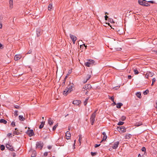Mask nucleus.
<instances>
[{
	"label": "nucleus",
	"instance_id": "1",
	"mask_svg": "<svg viewBox=\"0 0 157 157\" xmlns=\"http://www.w3.org/2000/svg\"><path fill=\"white\" fill-rule=\"evenodd\" d=\"M74 85L73 83H70L63 91V94L67 95L72 90V88L74 87Z\"/></svg>",
	"mask_w": 157,
	"mask_h": 157
},
{
	"label": "nucleus",
	"instance_id": "2",
	"mask_svg": "<svg viewBox=\"0 0 157 157\" xmlns=\"http://www.w3.org/2000/svg\"><path fill=\"white\" fill-rule=\"evenodd\" d=\"M96 111H95L92 114L90 119V121L92 125H93L94 124L95 122V118L96 115Z\"/></svg>",
	"mask_w": 157,
	"mask_h": 157
},
{
	"label": "nucleus",
	"instance_id": "3",
	"mask_svg": "<svg viewBox=\"0 0 157 157\" xmlns=\"http://www.w3.org/2000/svg\"><path fill=\"white\" fill-rule=\"evenodd\" d=\"M94 61L92 59H89L85 63V65L88 67H90L94 63Z\"/></svg>",
	"mask_w": 157,
	"mask_h": 157
},
{
	"label": "nucleus",
	"instance_id": "4",
	"mask_svg": "<svg viewBox=\"0 0 157 157\" xmlns=\"http://www.w3.org/2000/svg\"><path fill=\"white\" fill-rule=\"evenodd\" d=\"M117 130L121 133H123L126 131L125 128L123 126L118 127Z\"/></svg>",
	"mask_w": 157,
	"mask_h": 157
},
{
	"label": "nucleus",
	"instance_id": "5",
	"mask_svg": "<svg viewBox=\"0 0 157 157\" xmlns=\"http://www.w3.org/2000/svg\"><path fill=\"white\" fill-rule=\"evenodd\" d=\"M91 88V86L90 84H86L85 86L83 87V89H84V90H83L85 91V90H89Z\"/></svg>",
	"mask_w": 157,
	"mask_h": 157
},
{
	"label": "nucleus",
	"instance_id": "6",
	"mask_svg": "<svg viewBox=\"0 0 157 157\" xmlns=\"http://www.w3.org/2000/svg\"><path fill=\"white\" fill-rule=\"evenodd\" d=\"M26 133L28 134L30 137L33 136L34 134L33 130H28L27 132Z\"/></svg>",
	"mask_w": 157,
	"mask_h": 157
},
{
	"label": "nucleus",
	"instance_id": "7",
	"mask_svg": "<svg viewBox=\"0 0 157 157\" xmlns=\"http://www.w3.org/2000/svg\"><path fill=\"white\" fill-rule=\"evenodd\" d=\"M36 146L37 148H40V149H42L43 146L40 142H37Z\"/></svg>",
	"mask_w": 157,
	"mask_h": 157
},
{
	"label": "nucleus",
	"instance_id": "8",
	"mask_svg": "<svg viewBox=\"0 0 157 157\" xmlns=\"http://www.w3.org/2000/svg\"><path fill=\"white\" fill-rule=\"evenodd\" d=\"M119 143H120L119 141L115 142L113 144V146H112L113 148V149H116L118 147Z\"/></svg>",
	"mask_w": 157,
	"mask_h": 157
},
{
	"label": "nucleus",
	"instance_id": "9",
	"mask_svg": "<svg viewBox=\"0 0 157 157\" xmlns=\"http://www.w3.org/2000/svg\"><path fill=\"white\" fill-rule=\"evenodd\" d=\"M42 31L41 29H38L36 30V35L38 37L40 36L42 34Z\"/></svg>",
	"mask_w": 157,
	"mask_h": 157
},
{
	"label": "nucleus",
	"instance_id": "10",
	"mask_svg": "<svg viewBox=\"0 0 157 157\" xmlns=\"http://www.w3.org/2000/svg\"><path fill=\"white\" fill-rule=\"evenodd\" d=\"M21 56L20 54H17L15 55L14 59L16 61L18 60L21 58Z\"/></svg>",
	"mask_w": 157,
	"mask_h": 157
},
{
	"label": "nucleus",
	"instance_id": "11",
	"mask_svg": "<svg viewBox=\"0 0 157 157\" xmlns=\"http://www.w3.org/2000/svg\"><path fill=\"white\" fill-rule=\"evenodd\" d=\"M81 101L79 100H75L73 101V104L76 105H78L81 103Z\"/></svg>",
	"mask_w": 157,
	"mask_h": 157
},
{
	"label": "nucleus",
	"instance_id": "12",
	"mask_svg": "<svg viewBox=\"0 0 157 157\" xmlns=\"http://www.w3.org/2000/svg\"><path fill=\"white\" fill-rule=\"evenodd\" d=\"M66 136L67 137V139L69 140V139L70 137H71V134L69 132L67 131L66 133Z\"/></svg>",
	"mask_w": 157,
	"mask_h": 157
},
{
	"label": "nucleus",
	"instance_id": "13",
	"mask_svg": "<svg viewBox=\"0 0 157 157\" xmlns=\"http://www.w3.org/2000/svg\"><path fill=\"white\" fill-rule=\"evenodd\" d=\"M144 1L146 2V1L144 0H140L138 1V3L141 5L143 6L144 5V4L145 2H144Z\"/></svg>",
	"mask_w": 157,
	"mask_h": 157
},
{
	"label": "nucleus",
	"instance_id": "14",
	"mask_svg": "<svg viewBox=\"0 0 157 157\" xmlns=\"http://www.w3.org/2000/svg\"><path fill=\"white\" fill-rule=\"evenodd\" d=\"M48 123L50 125H52L53 124L54 122L53 121L51 120V118H49L48 119Z\"/></svg>",
	"mask_w": 157,
	"mask_h": 157
},
{
	"label": "nucleus",
	"instance_id": "15",
	"mask_svg": "<svg viewBox=\"0 0 157 157\" xmlns=\"http://www.w3.org/2000/svg\"><path fill=\"white\" fill-rule=\"evenodd\" d=\"M10 8L12 9L13 8V0H10L9 1Z\"/></svg>",
	"mask_w": 157,
	"mask_h": 157
},
{
	"label": "nucleus",
	"instance_id": "16",
	"mask_svg": "<svg viewBox=\"0 0 157 157\" xmlns=\"http://www.w3.org/2000/svg\"><path fill=\"white\" fill-rule=\"evenodd\" d=\"M25 119V116L24 117L22 115H19V119L21 121H24Z\"/></svg>",
	"mask_w": 157,
	"mask_h": 157
},
{
	"label": "nucleus",
	"instance_id": "17",
	"mask_svg": "<svg viewBox=\"0 0 157 157\" xmlns=\"http://www.w3.org/2000/svg\"><path fill=\"white\" fill-rule=\"evenodd\" d=\"M132 136V135L129 134H127L125 136V138L126 139H129Z\"/></svg>",
	"mask_w": 157,
	"mask_h": 157
},
{
	"label": "nucleus",
	"instance_id": "18",
	"mask_svg": "<svg viewBox=\"0 0 157 157\" xmlns=\"http://www.w3.org/2000/svg\"><path fill=\"white\" fill-rule=\"evenodd\" d=\"M70 36L72 40H76L77 39V37L75 36L74 35H73L72 34H70Z\"/></svg>",
	"mask_w": 157,
	"mask_h": 157
},
{
	"label": "nucleus",
	"instance_id": "19",
	"mask_svg": "<svg viewBox=\"0 0 157 157\" xmlns=\"http://www.w3.org/2000/svg\"><path fill=\"white\" fill-rule=\"evenodd\" d=\"M6 148L9 149L11 151H12L13 150V148L11 147V146L9 144H7L6 145Z\"/></svg>",
	"mask_w": 157,
	"mask_h": 157
},
{
	"label": "nucleus",
	"instance_id": "20",
	"mask_svg": "<svg viewBox=\"0 0 157 157\" xmlns=\"http://www.w3.org/2000/svg\"><path fill=\"white\" fill-rule=\"evenodd\" d=\"M123 105V104L121 103H119L117 104V108H120L121 106Z\"/></svg>",
	"mask_w": 157,
	"mask_h": 157
},
{
	"label": "nucleus",
	"instance_id": "21",
	"mask_svg": "<svg viewBox=\"0 0 157 157\" xmlns=\"http://www.w3.org/2000/svg\"><path fill=\"white\" fill-rule=\"evenodd\" d=\"M0 122L2 123H3L4 124H6L7 122V121L6 120L2 119L0 120Z\"/></svg>",
	"mask_w": 157,
	"mask_h": 157
},
{
	"label": "nucleus",
	"instance_id": "22",
	"mask_svg": "<svg viewBox=\"0 0 157 157\" xmlns=\"http://www.w3.org/2000/svg\"><path fill=\"white\" fill-rule=\"evenodd\" d=\"M44 123H45L44 121V122L42 121L41 122V124L39 126V128L40 129L44 127Z\"/></svg>",
	"mask_w": 157,
	"mask_h": 157
},
{
	"label": "nucleus",
	"instance_id": "23",
	"mask_svg": "<svg viewBox=\"0 0 157 157\" xmlns=\"http://www.w3.org/2000/svg\"><path fill=\"white\" fill-rule=\"evenodd\" d=\"M52 3H50L48 6V10H51L52 8Z\"/></svg>",
	"mask_w": 157,
	"mask_h": 157
},
{
	"label": "nucleus",
	"instance_id": "24",
	"mask_svg": "<svg viewBox=\"0 0 157 157\" xmlns=\"http://www.w3.org/2000/svg\"><path fill=\"white\" fill-rule=\"evenodd\" d=\"M136 95L138 98H141V94L140 92H137L136 94Z\"/></svg>",
	"mask_w": 157,
	"mask_h": 157
},
{
	"label": "nucleus",
	"instance_id": "25",
	"mask_svg": "<svg viewBox=\"0 0 157 157\" xmlns=\"http://www.w3.org/2000/svg\"><path fill=\"white\" fill-rule=\"evenodd\" d=\"M147 73H148L147 75H148V76L149 77H152L154 75L153 73L151 72H147Z\"/></svg>",
	"mask_w": 157,
	"mask_h": 157
},
{
	"label": "nucleus",
	"instance_id": "26",
	"mask_svg": "<svg viewBox=\"0 0 157 157\" xmlns=\"http://www.w3.org/2000/svg\"><path fill=\"white\" fill-rule=\"evenodd\" d=\"M36 153L35 151H34L31 154V156L32 157H35L36 155Z\"/></svg>",
	"mask_w": 157,
	"mask_h": 157
},
{
	"label": "nucleus",
	"instance_id": "27",
	"mask_svg": "<svg viewBox=\"0 0 157 157\" xmlns=\"http://www.w3.org/2000/svg\"><path fill=\"white\" fill-rule=\"evenodd\" d=\"M90 77H91L90 75H87L86 76V81L85 82H86L88 80H89L90 79Z\"/></svg>",
	"mask_w": 157,
	"mask_h": 157
},
{
	"label": "nucleus",
	"instance_id": "28",
	"mask_svg": "<svg viewBox=\"0 0 157 157\" xmlns=\"http://www.w3.org/2000/svg\"><path fill=\"white\" fill-rule=\"evenodd\" d=\"M58 126V123H57V124H56L55 125H54L53 127L52 128V130L53 131H55L56 130L57 127Z\"/></svg>",
	"mask_w": 157,
	"mask_h": 157
},
{
	"label": "nucleus",
	"instance_id": "29",
	"mask_svg": "<svg viewBox=\"0 0 157 157\" xmlns=\"http://www.w3.org/2000/svg\"><path fill=\"white\" fill-rule=\"evenodd\" d=\"M142 124V123L141 122H137L136 124V125L137 126H139L140 125H141Z\"/></svg>",
	"mask_w": 157,
	"mask_h": 157
},
{
	"label": "nucleus",
	"instance_id": "30",
	"mask_svg": "<svg viewBox=\"0 0 157 157\" xmlns=\"http://www.w3.org/2000/svg\"><path fill=\"white\" fill-rule=\"evenodd\" d=\"M0 148L1 150L2 151H3V150H4L5 149V146L4 145H2L0 147Z\"/></svg>",
	"mask_w": 157,
	"mask_h": 157
},
{
	"label": "nucleus",
	"instance_id": "31",
	"mask_svg": "<svg viewBox=\"0 0 157 157\" xmlns=\"http://www.w3.org/2000/svg\"><path fill=\"white\" fill-rule=\"evenodd\" d=\"M149 93V90H146L145 91H144L143 92V94L144 95H147V94Z\"/></svg>",
	"mask_w": 157,
	"mask_h": 157
},
{
	"label": "nucleus",
	"instance_id": "32",
	"mask_svg": "<svg viewBox=\"0 0 157 157\" xmlns=\"http://www.w3.org/2000/svg\"><path fill=\"white\" fill-rule=\"evenodd\" d=\"M88 99H89L88 98H86V100H85V101H84V104L85 105H86L87 104L88 100Z\"/></svg>",
	"mask_w": 157,
	"mask_h": 157
},
{
	"label": "nucleus",
	"instance_id": "33",
	"mask_svg": "<svg viewBox=\"0 0 157 157\" xmlns=\"http://www.w3.org/2000/svg\"><path fill=\"white\" fill-rule=\"evenodd\" d=\"M133 71H134V74L135 75L138 74L139 73V72L138 71V70H136V69H134L133 70Z\"/></svg>",
	"mask_w": 157,
	"mask_h": 157
},
{
	"label": "nucleus",
	"instance_id": "34",
	"mask_svg": "<svg viewBox=\"0 0 157 157\" xmlns=\"http://www.w3.org/2000/svg\"><path fill=\"white\" fill-rule=\"evenodd\" d=\"M107 136H103V138L102 139V140L101 141V142H102V141L103 140H106V139L107 138Z\"/></svg>",
	"mask_w": 157,
	"mask_h": 157
},
{
	"label": "nucleus",
	"instance_id": "35",
	"mask_svg": "<svg viewBox=\"0 0 157 157\" xmlns=\"http://www.w3.org/2000/svg\"><path fill=\"white\" fill-rule=\"evenodd\" d=\"M121 119L122 121H124L126 119V117L124 116H122L121 117Z\"/></svg>",
	"mask_w": 157,
	"mask_h": 157
},
{
	"label": "nucleus",
	"instance_id": "36",
	"mask_svg": "<svg viewBox=\"0 0 157 157\" xmlns=\"http://www.w3.org/2000/svg\"><path fill=\"white\" fill-rule=\"evenodd\" d=\"M124 122H122V121H119L118 124H117V125H123L124 124Z\"/></svg>",
	"mask_w": 157,
	"mask_h": 157
},
{
	"label": "nucleus",
	"instance_id": "37",
	"mask_svg": "<svg viewBox=\"0 0 157 157\" xmlns=\"http://www.w3.org/2000/svg\"><path fill=\"white\" fill-rule=\"evenodd\" d=\"M17 113H18V111L17 110H15V111H14V115L15 116V117H17L18 115V114Z\"/></svg>",
	"mask_w": 157,
	"mask_h": 157
},
{
	"label": "nucleus",
	"instance_id": "38",
	"mask_svg": "<svg viewBox=\"0 0 157 157\" xmlns=\"http://www.w3.org/2000/svg\"><path fill=\"white\" fill-rule=\"evenodd\" d=\"M109 96V99L111 100L112 101H113L114 100L113 97L112 96V97H111Z\"/></svg>",
	"mask_w": 157,
	"mask_h": 157
},
{
	"label": "nucleus",
	"instance_id": "39",
	"mask_svg": "<svg viewBox=\"0 0 157 157\" xmlns=\"http://www.w3.org/2000/svg\"><path fill=\"white\" fill-rule=\"evenodd\" d=\"M15 122L14 121H12L11 123V125L13 127H14L15 126Z\"/></svg>",
	"mask_w": 157,
	"mask_h": 157
},
{
	"label": "nucleus",
	"instance_id": "40",
	"mask_svg": "<svg viewBox=\"0 0 157 157\" xmlns=\"http://www.w3.org/2000/svg\"><path fill=\"white\" fill-rule=\"evenodd\" d=\"M141 150L142 151L145 152L146 151V149L145 147H143L141 149Z\"/></svg>",
	"mask_w": 157,
	"mask_h": 157
},
{
	"label": "nucleus",
	"instance_id": "41",
	"mask_svg": "<svg viewBox=\"0 0 157 157\" xmlns=\"http://www.w3.org/2000/svg\"><path fill=\"white\" fill-rule=\"evenodd\" d=\"M14 107L16 109H20L21 108L20 106L18 105H15Z\"/></svg>",
	"mask_w": 157,
	"mask_h": 157
},
{
	"label": "nucleus",
	"instance_id": "42",
	"mask_svg": "<svg viewBox=\"0 0 157 157\" xmlns=\"http://www.w3.org/2000/svg\"><path fill=\"white\" fill-rule=\"evenodd\" d=\"M150 5L148 3L146 2H145V4L144 5V6H149Z\"/></svg>",
	"mask_w": 157,
	"mask_h": 157
},
{
	"label": "nucleus",
	"instance_id": "43",
	"mask_svg": "<svg viewBox=\"0 0 157 157\" xmlns=\"http://www.w3.org/2000/svg\"><path fill=\"white\" fill-rule=\"evenodd\" d=\"M91 155L92 156H94L96 155L97 153L96 152H91Z\"/></svg>",
	"mask_w": 157,
	"mask_h": 157
},
{
	"label": "nucleus",
	"instance_id": "44",
	"mask_svg": "<svg viewBox=\"0 0 157 157\" xmlns=\"http://www.w3.org/2000/svg\"><path fill=\"white\" fill-rule=\"evenodd\" d=\"M19 133L17 131H14L13 132V134L16 135H18Z\"/></svg>",
	"mask_w": 157,
	"mask_h": 157
},
{
	"label": "nucleus",
	"instance_id": "45",
	"mask_svg": "<svg viewBox=\"0 0 157 157\" xmlns=\"http://www.w3.org/2000/svg\"><path fill=\"white\" fill-rule=\"evenodd\" d=\"M100 145H101L100 144H96L95 145L94 147L95 148L97 147H98Z\"/></svg>",
	"mask_w": 157,
	"mask_h": 157
},
{
	"label": "nucleus",
	"instance_id": "46",
	"mask_svg": "<svg viewBox=\"0 0 157 157\" xmlns=\"http://www.w3.org/2000/svg\"><path fill=\"white\" fill-rule=\"evenodd\" d=\"M32 52V50H30L28 51L27 53L26 54H30Z\"/></svg>",
	"mask_w": 157,
	"mask_h": 157
},
{
	"label": "nucleus",
	"instance_id": "47",
	"mask_svg": "<svg viewBox=\"0 0 157 157\" xmlns=\"http://www.w3.org/2000/svg\"><path fill=\"white\" fill-rule=\"evenodd\" d=\"M48 155V152H46L44 153V156H46Z\"/></svg>",
	"mask_w": 157,
	"mask_h": 157
},
{
	"label": "nucleus",
	"instance_id": "48",
	"mask_svg": "<svg viewBox=\"0 0 157 157\" xmlns=\"http://www.w3.org/2000/svg\"><path fill=\"white\" fill-rule=\"evenodd\" d=\"M156 81V79L155 78H153L152 79V82L153 83H154Z\"/></svg>",
	"mask_w": 157,
	"mask_h": 157
},
{
	"label": "nucleus",
	"instance_id": "49",
	"mask_svg": "<svg viewBox=\"0 0 157 157\" xmlns=\"http://www.w3.org/2000/svg\"><path fill=\"white\" fill-rule=\"evenodd\" d=\"M147 2H149L150 3H155L153 1H148Z\"/></svg>",
	"mask_w": 157,
	"mask_h": 157
},
{
	"label": "nucleus",
	"instance_id": "50",
	"mask_svg": "<svg viewBox=\"0 0 157 157\" xmlns=\"http://www.w3.org/2000/svg\"><path fill=\"white\" fill-rule=\"evenodd\" d=\"M71 72H72V69H71L69 70L68 72V74L69 75V74H70L71 73Z\"/></svg>",
	"mask_w": 157,
	"mask_h": 157
},
{
	"label": "nucleus",
	"instance_id": "51",
	"mask_svg": "<svg viewBox=\"0 0 157 157\" xmlns=\"http://www.w3.org/2000/svg\"><path fill=\"white\" fill-rule=\"evenodd\" d=\"M109 21L111 23H112V22L114 23L113 20L112 19H110V18L109 19Z\"/></svg>",
	"mask_w": 157,
	"mask_h": 157
},
{
	"label": "nucleus",
	"instance_id": "52",
	"mask_svg": "<svg viewBox=\"0 0 157 157\" xmlns=\"http://www.w3.org/2000/svg\"><path fill=\"white\" fill-rule=\"evenodd\" d=\"M81 139H82V137L80 136L79 137V142L80 143L81 142Z\"/></svg>",
	"mask_w": 157,
	"mask_h": 157
},
{
	"label": "nucleus",
	"instance_id": "53",
	"mask_svg": "<svg viewBox=\"0 0 157 157\" xmlns=\"http://www.w3.org/2000/svg\"><path fill=\"white\" fill-rule=\"evenodd\" d=\"M132 78V76L130 75H129L128 76V79H131Z\"/></svg>",
	"mask_w": 157,
	"mask_h": 157
},
{
	"label": "nucleus",
	"instance_id": "54",
	"mask_svg": "<svg viewBox=\"0 0 157 157\" xmlns=\"http://www.w3.org/2000/svg\"><path fill=\"white\" fill-rule=\"evenodd\" d=\"M148 73H147L145 75V77L146 78H148L149 76L147 75Z\"/></svg>",
	"mask_w": 157,
	"mask_h": 157
},
{
	"label": "nucleus",
	"instance_id": "55",
	"mask_svg": "<svg viewBox=\"0 0 157 157\" xmlns=\"http://www.w3.org/2000/svg\"><path fill=\"white\" fill-rule=\"evenodd\" d=\"M105 20H107V19L108 18V17L107 16V15H105Z\"/></svg>",
	"mask_w": 157,
	"mask_h": 157
},
{
	"label": "nucleus",
	"instance_id": "56",
	"mask_svg": "<svg viewBox=\"0 0 157 157\" xmlns=\"http://www.w3.org/2000/svg\"><path fill=\"white\" fill-rule=\"evenodd\" d=\"M11 135V133H8L7 134V136H10Z\"/></svg>",
	"mask_w": 157,
	"mask_h": 157
},
{
	"label": "nucleus",
	"instance_id": "57",
	"mask_svg": "<svg viewBox=\"0 0 157 157\" xmlns=\"http://www.w3.org/2000/svg\"><path fill=\"white\" fill-rule=\"evenodd\" d=\"M102 134L103 135V136H106V133L105 132H104L102 133Z\"/></svg>",
	"mask_w": 157,
	"mask_h": 157
},
{
	"label": "nucleus",
	"instance_id": "58",
	"mask_svg": "<svg viewBox=\"0 0 157 157\" xmlns=\"http://www.w3.org/2000/svg\"><path fill=\"white\" fill-rule=\"evenodd\" d=\"M2 24L0 23V29H2Z\"/></svg>",
	"mask_w": 157,
	"mask_h": 157
},
{
	"label": "nucleus",
	"instance_id": "59",
	"mask_svg": "<svg viewBox=\"0 0 157 157\" xmlns=\"http://www.w3.org/2000/svg\"><path fill=\"white\" fill-rule=\"evenodd\" d=\"M67 77V76H66L65 77V78L64 79V82H63V83H65V81H66V78Z\"/></svg>",
	"mask_w": 157,
	"mask_h": 157
},
{
	"label": "nucleus",
	"instance_id": "60",
	"mask_svg": "<svg viewBox=\"0 0 157 157\" xmlns=\"http://www.w3.org/2000/svg\"><path fill=\"white\" fill-rule=\"evenodd\" d=\"M113 101V104H114V105H116V102H114V100Z\"/></svg>",
	"mask_w": 157,
	"mask_h": 157
},
{
	"label": "nucleus",
	"instance_id": "61",
	"mask_svg": "<svg viewBox=\"0 0 157 157\" xmlns=\"http://www.w3.org/2000/svg\"><path fill=\"white\" fill-rule=\"evenodd\" d=\"M48 148L49 149H50L52 148V147L51 146H48Z\"/></svg>",
	"mask_w": 157,
	"mask_h": 157
},
{
	"label": "nucleus",
	"instance_id": "62",
	"mask_svg": "<svg viewBox=\"0 0 157 157\" xmlns=\"http://www.w3.org/2000/svg\"><path fill=\"white\" fill-rule=\"evenodd\" d=\"M76 40H72L74 44H75V41Z\"/></svg>",
	"mask_w": 157,
	"mask_h": 157
},
{
	"label": "nucleus",
	"instance_id": "63",
	"mask_svg": "<svg viewBox=\"0 0 157 157\" xmlns=\"http://www.w3.org/2000/svg\"><path fill=\"white\" fill-rule=\"evenodd\" d=\"M138 157H141V156L140 155V154H139L138 155Z\"/></svg>",
	"mask_w": 157,
	"mask_h": 157
},
{
	"label": "nucleus",
	"instance_id": "64",
	"mask_svg": "<svg viewBox=\"0 0 157 157\" xmlns=\"http://www.w3.org/2000/svg\"><path fill=\"white\" fill-rule=\"evenodd\" d=\"M2 46V44L0 43V48H1V47Z\"/></svg>",
	"mask_w": 157,
	"mask_h": 157
}]
</instances>
